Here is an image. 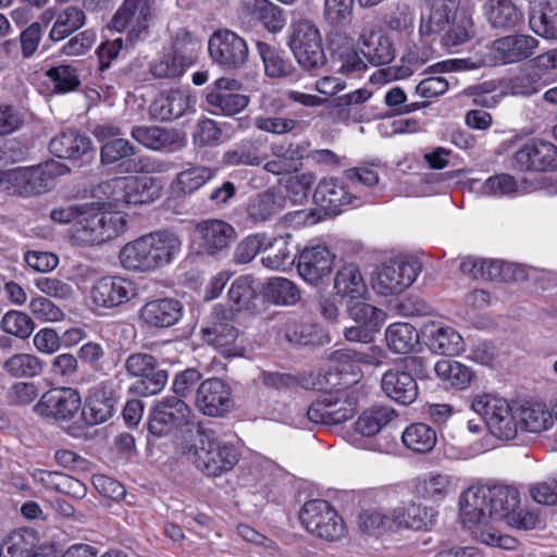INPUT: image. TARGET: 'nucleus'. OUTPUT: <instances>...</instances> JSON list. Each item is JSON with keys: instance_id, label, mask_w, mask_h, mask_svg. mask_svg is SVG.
Here are the masks:
<instances>
[{"instance_id": "58836bf2", "label": "nucleus", "mask_w": 557, "mask_h": 557, "mask_svg": "<svg viewBox=\"0 0 557 557\" xmlns=\"http://www.w3.org/2000/svg\"><path fill=\"white\" fill-rule=\"evenodd\" d=\"M359 48L364 59L375 66L387 64L395 58V49L391 39L380 30L361 34Z\"/></svg>"}, {"instance_id": "6e6d98bb", "label": "nucleus", "mask_w": 557, "mask_h": 557, "mask_svg": "<svg viewBox=\"0 0 557 557\" xmlns=\"http://www.w3.org/2000/svg\"><path fill=\"white\" fill-rule=\"evenodd\" d=\"M256 141L244 139L223 153L222 162L226 166H259L263 162Z\"/></svg>"}, {"instance_id": "603ef678", "label": "nucleus", "mask_w": 557, "mask_h": 557, "mask_svg": "<svg viewBox=\"0 0 557 557\" xmlns=\"http://www.w3.org/2000/svg\"><path fill=\"white\" fill-rule=\"evenodd\" d=\"M434 371L438 379L457 389L468 388L475 376L471 368L451 359L437 361Z\"/></svg>"}, {"instance_id": "e2e57ef3", "label": "nucleus", "mask_w": 557, "mask_h": 557, "mask_svg": "<svg viewBox=\"0 0 557 557\" xmlns=\"http://www.w3.org/2000/svg\"><path fill=\"white\" fill-rule=\"evenodd\" d=\"M267 296L276 305L292 306L300 299V292L290 280L273 277L268 282Z\"/></svg>"}, {"instance_id": "f704fd0d", "label": "nucleus", "mask_w": 557, "mask_h": 557, "mask_svg": "<svg viewBox=\"0 0 557 557\" xmlns=\"http://www.w3.org/2000/svg\"><path fill=\"white\" fill-rule=\"evenodd\" d=\"M49 149L55 157L71 160H77L94 153L90 138L73 128L63 131L53 137Z\"/></svg>"}, {"instance_id": "a18cd8bd", "label": "nucleus", "mask_w": 557, "mask_h": 557, "mask_svg": "<svg viewBox=\"0 0 557 557\" xmlns=\"http://www.w3.org/2000/svg\"><path fill=\"white\" fill-rule=\"evenodd\" d=\"M458 8V0H437L431 9L428 21L421 20L420 35L430 36L445 30L457 18Z\"/></svg>"}, {"instance_id": "ddd939ff", "label": "nucleus", "mask_w": 557, "mask_h": 557, "mask_svg": "<svg viewBox=\"0 0 557 557\" xmlns=\"http://www.w3.org/2000/svg\"><path fill=\"white\" fill-rule=\"evenodd\" d=\"M511 168L519 172L557 170V147L543 139H529L511 156Z\"/></svg>"}, {"instance_id": "4d7b16f0", "label": "nucleus", "mask_w": 557, "mask_h": 557, "mask_svg": "<svg viewBox=\"0 0 557 557\" xmlns=\"http://www.w3.org/2000/svg\"><path fill=\"white\" fill-rule=\"evenodd\" d=\"M136 151V147L127 139H110L101 147V163L104 165H116L121 172L125 173V163L134 160Z\"/></svg>"}, {"instance_id": "79ce46f5", "label": "nucleus", "mask_w": 557, "mask_h": 557, "mask_svg": "<svg viewBox=\"0 0 557 557\" xmlns=\"http://www.w3.org/2000/svg\"><path fill=\"white\" fill-rule=\"evenodd\" d=\"M242 4L246 15L259 21L271 33H278L286 25L282 9L269 0H242Z\"/></svg>"}, {"instance_id": "5fc2aeb1", "label": "nucleus", "mask_w": 557, "mask_h": 557, "mask_svg": "<svg viewBox=\"0 0 557 557\" xmlns=\"http://www.w3.org/2000/svg\"><path fill=\"white\" fill-rule=\"evenodd\" d=\"M3 371L12 377L32 379L44 371V361L33 354L16 352L2 363Z\"/></svg>"}, {"instance_id": "37998d69", "label": "nucleus", "mask_w": 557, "mask_h": 557, "mask_svg": "<svg viewBox=\"0 0 557 557\" xmlns=\"http://www.w3.org/2000/svg\"><path fill=\"white\" fill-rule=\"evenodd\" d=\"M285 199L275 189L269 188L250 199L247 208L248 219L253 223H264L280 214Z\"/></svg>"}, {"instance_id": "0e129e2a", "label": "nucleus", "mask_w": 557, "mask_h": 557, "mask_svg": "<svg viewBox=\"0 0 557 557\" xmlns=\"http://www.w3.org/2000/svg\"><path fill=\"white\" fill-rule=\"evenodd\" d=\"M347 308L354 321L379 331L384 318V312L381 309L366 302L364 299L349 300Z\"/></svg>"}, {"instance_id": "0eeeda50", "label": "nucleus", "mask_w": 557, "mask_h": 557, "mask_svg": "<svg viewBox=\"0 0 557 557\" xmlns=\"http://www.w3.org/2000/svg\"><path fill=\"white\" fill-rule=\"evenodd\" d=\"M288 47L298 64L306 71L319 70L326 64L321 33L309 20H299L292 24Z\"/></svg>"}, {"instance_id": "e433bc0d", "label": "nucleus", "mask_w": 557, "mask_h": 557, "mask_svg": "<svg viewBox=\"0 0 557 557\" xmlns=\"http://www.w3.org/2000/svg\"><path fill=\"white\" fill-rule=\"evenodd\" d=\"M483 11L494 29H512L523 21L521 9L512 0H487Z\"/></svg>"}, {"instance_id": "423d86ee", "label": "nucleus", "mask_w": 557, "mask_h": 557, "mask_svg": "<svg viewBox=\"0 0 557 557\" xmlns=\"http://www.w3.org/2000/svg\"><path fill=\"white\" fill-rule=\"evenodd\" d=\"M471 409L480 414L491 434L503 441H510L518 433V411L506 399L490 394H479L471 401Z\"/></svg>"}, {"instance_id": "412c9836", "label": "nucleus", "mask_w": 557, "mask_h": 557, "mask_svg": "<svg viewBox=\"0 0 557 557\" xmlns=\"http://www.w3.org/2000/svg\"><path fill=\"white\" fill-rule=\"evenodd\" d=\"M154 0H124L113 15L110 26L117 32L128 29L131 41L146 32Z\"/></svg>"}, {"instance_id": "864d4df0", "label": "nucleus", "mask_w": 557, "mask_h": 557, "mask_svg": "<svg viewBox=\"0 0 557 557\" xmlns=\"http://www.w3.org/2000/svg\"><path fill=\"white\" fill-rule=\"evenodd\" d=\"M385 341L394 354H408L419 344L420 337L413 325L396 322L386 329Z\"/></svg>"}, {"instance_id": "6e6552de", "label": "nucleus", "mask_w": 557, "mask_h": 557, "mask_svg": "<svg viewBox=\"0 0 557 557\" xmlns=\"http://www.w3.org/2000/svg\"><path fill=\"white\" fill-rule=\"evenodd\" d=\"M358 407L355 392L338 389L324 393L307 408V418L314 424L335 425L351 419Z\"/></svg>"}, {"instance_id": "4468645a", "label": "nucleus", "mask_w": 557, "mask_h": 557, "mask_svg": "<svg viewBox=\"0 0 557 557\" xmlns=\"http://www.w3.org/2000/svg\"><path fill=\"white\" fill-rule=\"evenodd\" d=\"M240 88V82L235 78H218L209 87L206 96L209 112L215 115L233 116L246 109L249 98L238 92Z\"/></svg>"}, {"instance_id": "5701e85b", "label": "nucleus", "mask_w": 557, "mask_h": 557, "mask_svg": "<svg viewBox=\"0 0 557 557\" xmlns=\"http://www.w3.org/2000/svg\"><path fill=\"white\" fill-rule=\"evenodd\" d=\"M308 143L282 141L271 145L272 159L264 163L263 169L273 175L281 176L298 172L301 161L309 153Z\"/></svg>"}, {"instance_id": "cd10ccee", "label": "nucleus", "mask_w": 557, "mask_h": 557, "mask_svg": "<svg viewBox=\"0 0 557 557\" xmlns=\"http://www.w3.org/2000/svg\"><path fill=\"white\" fill-rule=\"evenodd\" d=\"M196 103V97L189 90L170 89L160 94L150 104L152 119L173 121L184 115Z\"/></svg>"}, {"instance_id": "a878e982", "label": "nucleus", "mask_w": 557, "mask_h": 557, "mask_svg": "<svg viewBox=\"0 0 557 557\" xmlns=\"http://www.w3.org/2000/svg\"><path fill=\"white\" fill-rule=\"evenodd\" d=\"M131 136L138 144L152 151L172 152L185 146V138L175 128L161 126H134Z\"/></svg>"}, {"instance_id": "4c0bfd02", "label": "nucleus", "mask_w": 557, "mask_h": 557, "mask_svg": "<svg viewBox=\"0 0 557 557\" xmlns=\"http://www.w3.org/2000/svg\"><path fill=\"white\" fill-rule=\"evenodd\" d=\"M214 175L208 166L187 163L170 184V190L176 198L190 196L200 189Z\"/></svg>"}, {"instance_id": "6ab92c4d", "label": "nucleus", "mask_w": 557, "mask_h": 557, "mask_svg": "<svg viewBox=\"0 0 557 557\" xmlns=\"http://www.w3.org/2000/svg\"><path fill=\"white\" fill-rule=\"evenodd\" d=\"M334 259V253L325 245L306 246L298 253L297 271L305 282L318 286L325 278L330 277Z\"/></svg>"}, {"instance_id": "c85d7f7f", "label": "nucleus", "mask_w": 557, "mask_h": 557, "mask_svg": "<svg viewBox=\"0 0 557 557\" xmlns=\"http://www.w3.org/2000/svg\"><path fill=\"white\" fill-rule=\"evenodd\" d=\"M116 399L113 392L104 384L90 389L82 409V418L89 426L107 422L115 413Z\"/></svg>"}, {"instance_id": "9d476101", "label": "nucleus", "mask_w": 557, "mask_h": 557, "mask_svg": "<svg viewBox=\"0 0 557 557\" xmlns=\"http://www.w3.org/2000/svg\"><path fill=\"white\" fill-rule=\"evenodd\" d=\"M422 264L414 258H395L377 268L372 288L382 296L398 295L416 281Z\"/></svg>"}, {"instance_id": "c03bdc74", "label": "nucleus", "mask_w": 557, "mask_h": 557, "mask_svg": "<svg viewBox=\"0 0 557 557\" xmlns=\"http://www.w3.org/2000/svg\"><path fill=\"white\" fill-rule=\"evenodd\" d=\"M334 287L338 295L349 300L364 299L368 294L363 275L355 263L345 264L337 271Z\"/></svg>"}, {"instance_id": "69168bd1", "label": "nucleus", "mask_w": 557, "mask_h": 557, "mask_svg": "<svg viewBox=\"0 0 557 557\" xmlns=\"http://www.w3.org/2000/svg\"><path fill=\"white\" fill-rule=\"evenodd\" d=\"M0 327L5 334L26 339L32 335L35 323L28 314L10 310L2 317Z\"/></svg>"}, {"instance_id": "ea45409f", "label": "nucleus", "mask_w": 557, "mask_h": 557, "mask_svg": "<svg viewBox=\"0 0 557 557\" xmlns=\"http://www.w3.org/2000/svg\"><path fill=\"white\" fill-rule=\"evenodd\" d=\"M261 258L263 267L274 271H286L295 263L298 256L292 247V235L269 237Z\"/></svg>"}, {"instance_id": "de8ad7c7", "label": "nucleus", "mask_w": 557, "mask_h": 557, "mask_svg": "<svg viewBox=\"0 0 557 557\" xmlns=\"http://www.w3.org/2000/svg\"><path fill=\"white\" fill-rule=\"evenodd\" d=\"M37 544V533L33 529L13 530L1 541L0 557H30Z\"/></svg>"}, {"instance_id": "3c124183", "label": "nucleus", "mask_w": 557, "mask_h": 557, "mask_svg": "<svg viewBox=\"0 0 557 557\" xmlns=\"http://www.w3.org/2000/svg\"><path fill=\"white\" fill-rule=\"evenodd\" d=\"M86 24L85 12L77 7H66L55 14V21L49 32L51 41H61Z\"/></svg>"}, {"instance_id": "680f3d73", "label": "nucleus", "mask_w": 557, "mask_h": 557, "mask_svg": "<svg viewBox=\"0 0 557 557\" xmlns=\"http://www.w3.org/2000/svg\"><path fill=\"white\" fill-rule=\"evenodd\" d=\"M459 268L463 274H467L472 278L495 281L503 277V265L497 260L480 259L469 256L462 259Z\"/></svg>"}, {"instance_id": "2f4dec72", "label": "nucleus", "mask_w": 557, "mask_h": 557, "mask_svg": "<svg viewBox=\"0 0 557 557\" xmlns=\"http://www.w3.org/2000/svg\"><path fill=\"white\" fill-rule=\"evenodd\" d=\"M313 200L326 214L337 215L358 198L350 194L337 178L331 177L318 184Z\"/></svg>"}, {"instance_id": "9b49d317", "label": "nucleus", "mask_w": 557, "mask_h": 557, "mask_svg": "<svg viewBox=\"0 0 557 557\" xmlns=\"http://www.w3.org/2000/svg\"><path fill=\"white\" fill-rule=\"evenodd\" d=\"M125 369L136 381L129 389L139 396H150L163 389L168 381V371L162 369L158 359L145 352L132 354L126 358Z\"/></svg>"}, {"instance_id": "09e8293b", "label": "nucleus", "mask_w": 557, "mask_h": 557, "mask_svg": "<svg viewBox=\"0 0 557 557\" xmlns=\"http://www.w3.org/2000/svg\"><path fill=\"white\" fill-rule=\"evenodd\" d=\"M127 205H148L161 197L162 185L151 176H126Z\"/></svg>"}, {"instance_id": "393cba45", "label": "nucleus", "mask_w": 557, "mask_h": 557, "mask_svg": "<svg viewBox=\"0 0 557 557\" xmlns=\"http://www.w3.org/2000/svg\"><path fill=\"white\" fill-rule=\"evenodd\" d=\"M182 314L183 306L177 299L158 298L143 305L138 318L149 329H168L175 325Z\"/></svg>"}, {"instance_id": "8fccbe9b", "label": "nucleus", "mask_w": 557, "mask_h": 557, "mask_svg": "<svg viewBox=\"0 0 557 557\" xmlns=\"http://www.w3.org/2000/svg\"><path fill=\"white\" fill-rule=\"evenodd\" d=\"M401 441L407 449L416 454H428L437 443V433L431 425L416 422L403 431Z\"/></svg>"}, {"instance_id": "1a4fd4ad", "label": "nucleus", "mask_w": 557, "mask_h": 557, "mask_svg": "<svg viewBox=\"0 0 557 557\" xmlns=\"http://www.w3.org/2000/svg\"><path fill=\"white\" fill-rule=\"evenodd\" d=\"M299 520L309 533L330 542L341 540L346 533L342 517L323 499L307 502L300 509Z\"/></svg>"}, {"instance_id": "2eb2a0df", "label": "nucleus", "mask_w": 557, "mask_h": 557, "mask_svg": "<svg viewBox=\"0 0 557 557\" xmlns=\"http://www.w3.org/2000/svg\"><path fill=\"white\" fill-rule=\"evenodd\" d=\"M196 408L207 417H224L234 407L232 388L220 377L203 380L195 394Z\"/></svg>"}, {"instance_id": "b1692460", "label": "nucleus", "mask_w": 557, "mask_h": 557, "mask_svg": "<svg viewBox=\"0 0 557 557\" xmlns=\"http://www.w3.org/2000/svg\"><path fill=\"white\" fill-rule=\"evenodd\" d=\"M539 40L530 35H506L493 41L492 53L496 62L512 64L531 58L539 47Z\"/></svg>"}, {"instance_id": "774afa93", "label": "nucleus", "mask_w": 557, "mask_h": 557, "mask_svg": "<svg viewBox=\"0 0 557 557\" xmlns=\"http://www.w3.org/2000/svg\"><path fill=\"white\" fill-rule=\"evenodd\" d=\"M256 297L257 289L250 275L238 276L228 289V298L236 310L249 309Z\"/></svg>"}, {"instance_id": "f03ea898", "label": "nucleus", "mask_w": 557, "mask_h": 557, "mask_svg": "<svg viewBox=\"0 0 557 557\" xmlns=\"http://www.w3.org/2000/svg\"><path fill=\"white\" fill-rule=\"evenodd\" d=\"M181 248L177 235L157 231L127 243L120 251V260L124 269L149 272L170 264Z\"/></svg>"}, {"instance_id": "338daca9", "label": "nucleus", "mask_w": 557, "mask_h": 557, "mask_svg": "<svg viewBox=\"0 0 557 557\" xmlns=\"http://www.w3.org/2000/svg\"><path fill=\"white\" fill-rule=\"evenodd\" d=\"M268 244L265 233H256L243 238L235 247L233 262L235 264H247L251 262L260 251H264Z\"/></svg>"}, {"instance_id": "13d9d810", "label": "nucleus", "mask_w": 557, "mask_h": 557, "mask_svg": "<svg viewBox=\"0 0 557 557\" xmlns=\"http://www.w3.org/2000/svg\"><path fill=\"white\" fill-rule=\"evenodd\" d=\"M519 425L525 432L540 433L554 424L553 414L543 404L522 406L517 408Z\"/></svg>"}, {"instance_id": "f8f14e48", "label": "nucleus", "mask_w": 557, "mask_h": 557, "mask_svg": "<svg viewBox=\"0 0 557 557\" xmlns=\"http://www.w3.org/2000/svg\"><path fill=\"white\" fill-rule=\"evenodd\" d=\"M208 51L212 62L227 72L243 69L249 57L246 40L228 29H219L210 36Z\"/></svg>"}, {"instance_id": "bb28decb", "label": "nucleus", "mask_w": 557, "mask_h": 557, "mask_svg": "<svg viewBox=\"0 0 557 557\" xmlns=\"http://www.w3.org/2000/svg\"><path fill=\"white\" fill-rule=\"evenodd\" d=\"M256 48L264 66V74L270 78H285L289 83H299L304 74L295 67L286 52L264 41H257Z\"/></svg>"}, {"instance_id": "052dcab7", "label": "nucleus", "mask_w": 557, "mask_h": 557, "mask_svg": "<svg viewBox=\"0 0 557 557\" xmlns=\"http://www.w3.org/2000/svg\"><path fill=\"white\" fill-rule=\"evenodd\" d=\"M359 529L370 535H382L393 532L391 511L384 512L380 508L362 509L358 515Z\"/></svg>"}, {"instance_id": "39448f33", "label": "nucleus", "mask_w": 557, "mask_h": 557, "mask_svg": "<svg viewBox=\"0 0 557 557\" xmlns=\"http://www.w3.org/2000/svg\"><path fill=\"white\" fill-rule=\"evenodd\" d=\"M198 435L194 463L199 470L207 475L220 476L236 466L239 455L234 445L215 437L210 430H201Z\"/></svg>"}, {"instance_id": "bf43d9fd", "label": "nucleus", "mask_w": 557, "mask_h": 557, "mask_svg": "<svg viewBox=\"0 0 557 557\" xmlns=\"http://www.w3.org/2000/svg\"><path fill=\"white\" fill-rule=\"evenodd\" d=\"M450 488V476L440 472H431L419 478L414 486L419 497L434 502L444 499Z\"/></svg>"}, {"instance_id": "4be33fe9", "label": "nucleus", "mask_w": 557, "mask_h": 557, "mask_svg": "<svg viewBox=\"0 0 557 557\" xmlns=\"http://www.w3.org/2000/svg\"><path fill=\"white\" fill-rule=\"evenodd\" d=\"M195 231L199 237L200 248L211 257L227 251L236 238L235 228L219 219L203 220L196 224Z\"/></svg>"}, {"instance_id": "aec40b11", "label": "nucleus", "mask_w": 557, "mask_h": 557, "mask_svg": "<svg viewBox=\"0 0 557 557\" xmlns=\"http://www.w3.org/2000/svg\"><path fill=\"white\" fill-rule=\"evenodd\" d=\"M137 294L133 281L122 276H103L95 282L90 297L95 306L113 309L132 300Z\"/></svg>"}, {"instance_id": "f3484780", "label": "nucleus", "mask_w": 557, "mask_h": 557, "mask_svg": "<svg viewBox=\"0 0 557 557\" xmlns=\"http://www.w3.org/2000/svg\"><path fill=\"white\" fill-rule=\"evenodd\" d=\"M81 407L79 393L72 387H61L46 392L34 406V410L39 416L64 422L72 420Z\"/></svg>"}, {"instance_id": "72a5a7b5", "label": "nucleus", "mask_w": 557, "mask_h": 557, "mask_svg": "<svg viewBox=\"0 0 557 557\" xmlns=\"http://www.w3.org/2000/svg\"><path fill=\"white\" fill-rule=\"evenodd\" d=\"M38 165L15 168L8 171L5 190L24 197L39 195L49 190Z\"/></svg>"}, {"instance_id": "c756f323", "label": "nucleus", "mask_w": 557, "mask_h": 557, "mask_svg": "<svg viewBox=\"0 0 557 557\" xmlns=\"http://www.w3.org/2000/svg\"><path fill=\"white\" fill-rule=\"evenodd\" d=\"M436 510L417 503L398 506L391 510L394 533L401 530H430L436 521Z\"/></svg>"}, {"instance_id": "dca6fc26", "label": "nucleus", "mask_w": 557, "mask_h": 557, "mask_svg": "<svg viewBox=\"0 0 557 557\" xmlns=\"http://www.w3.org/2000/svg\"><path fill=\"white\" fill-rule=\"evenodd\" d=\"M191 409L177 397H164L159 401L149 418V432L154 436L169 435L174 430L188 423Z\"/></svg>"}, {"instance_id": "20e7f679", "label": "nucleus", "mask_w": 557, "mask_h": 557, "mask_svg": "<svg viewBox=\"0 0 557 557\" xmlns=\"http://www.w3.org/2000/svg\"><path fill=\"white\" fill-rule=\"evenodd\" d=\"M128 221L122 212H103L95 208V202L87 203L72 227L73 240L83 246H94L112 240L127 230Z\"/></svg>"}, {"instance_id": "f257e3e1", "label": "nucleus", "mask_w": 557, "mask_h": 557, "mask_svg": "<svg viewBox=\"0 0 557 557\" xmlns=\"http://www.w3.org/2000/svg\"><path fill=\"white\" fill-rule=\"evenodd\" d=\"M520 505V493L511 485L473 486L459 499L462 523L468 529L504 521Z\"/></svg>"}, {"instance_id": "a19ab883", "label": "nucleus", "mask_w": 557, "mask_h": 557, "mask_svg": "<svg viewBox=\"0 0 557 557\" xmlns=\"http://www.w3.org/2000/svg\"><path fill=\"white\" fill-rule=\"evenodd\" d=\"M430 349L438 355L454 356L463 350V339L453 327L432 322L425 326Z\"/></svg>"}, {"instance_id": "c9c22d12", "label": "nucleus", "mask_w": 557, "mask_h": 557, "mask_svg": "<svg viewBox=\"0 0 557 557\" xmlns=\"http://www.w3.org/2000/svg\"><path fill=\"white\" fill-rule=\"evenodd\" d=\"M529 25L536 35L557 39V0L532 1Z\"/></svg>"}, {"instance_id": "49530a36", "label": "nucleus", "mask_w": 557, "mask_h": 557, "mask_svg": "<svg viewBox=\"0 0 557 557\" xmlns=\"http://www.w3.org/2000/svg\"><path fill=\"white\" fill-rule=\"evenodd\" d=\"M397 417V411L388 405L372 406L359 416L355 431L363 436H374Z\"/></svg>"}, {"instance_id": "7c9ffc66", "label": "nucleus", "mask_w": 557, "mask_h": 557, "mask_svg": "<svg viewBox=\"0 0 557 557\" xmlns=\"http://www.w3.org/2000/svg\"><path fill=\"white\" fill-rule=\"evenodd\" d=\"M357 350L343 348L333 351L329 358L326 381L333 386H348L357 383L361 376L358 357H352Z\"/></svg>"}, {"instance_id": "473e14b6", "label": "nucleus", "mask_w": 557, "mask_h": 557, "mask_svg": "<svg viewBox=\"0 0 557 557\" xmlns=\"http://www.w3.org/2000/svg\"><path fill=\"white\" fill-rule=\"evenodd\" d=\"M191 48L183 52L176 46L171 52L164 53L150 66V72L156 78H176L182 76L191 66L197 58L200 44L197 40L190 41Z\"/></svg>"}, {"instance_id": "a211bd4d", "label": "nucleus", "mask_w": 557, "mask_h": 557, "mask_svg": "<svg viewBox=\"0 0 557 557\" xmlns=\"http://www.w3.org/2000/svg\"><path fill=\"white\" fill-rule=\"evenodd\" d=\"M203 339L220 350L226 357H239L244 354V347L237 344L238 330L231 320L224 317V311L214 308L211 320L201 330Z\"/></svg>"}, {"instance_id": "7ed1b4c3", "label": "nucleus", "mask_w": 557, "mask_h": 557, "mask_svg": "<svg viewBox=\"0 0 557 557\" xmlns=\"http://www.w3.org/2000/svg\"><path fill=\"white\" fill-rule=\"evenodd\" d=\"M430 364L421 356H407L386 370L381 379V388L391 400L409 406L419 396L417 380L429 377Z\"/></svg>"}]
</instances>
